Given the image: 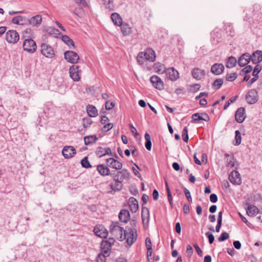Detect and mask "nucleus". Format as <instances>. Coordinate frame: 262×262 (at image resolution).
I'll use <instances>...</instances> for the list:
<instances>
[{
  "label": "nucleus",
  "instance_id": "f257e3e1",
  "mask_svg": "<svg viewBox=\"0 0 262 262\" xmlns=\"http://www.w3.org/2000/svg\"><path fill=\"white\" fill-rule=\"evenodd\" d=\"M111 176L114 182L110 184V187L113 190L116 191L122 189V182L124 180H129L130 174L127 169H123L117 171H112Z\"/></svg>",
  "mask_w": 262,
  "mask_h": 262
},
{
  "label": "nucleus",
  "instance_id": "f03ea898",
  "mask_svg": "<svg viewBox=\"0 0 262 262\" xmlns=\"http://www.w3.org/2000/svg\"><path fill=\"white\" fill-rule=\"evenodd\" d=\"M230 167H235V170L230 172V183L233 185H239L242 183V178L240 173L237 170L239 164L236 160H230Z\"/></svg>",
  "mask_w": 262,
  "mask_h": 262
},
{
  "label": "nucleus",
  "instance_id": "7ed1b4c3",
  "mask_svg": "<svg viewBox=\"0 0 262 262\" xmlns=\"http://www.w3.org/2000/svg\"><path fill=\"white\" fill-rule=\"evenodd\" d=\"M110 233L120 241H122L124 230L119 226L118 222H112L110 227Z\"/></svg>",
  "mask_w": 262,
  "mask_h": 262
},
{
  "label": "nucleus",
  "instance_id": "20e7f679",
  "mask_svg": "<svg viewBox=\"0 0 262 262\" xmlns=\"http://www.w3.org/2000/svg\"><path fill=\"white\" fill-rule=\"evenodd\" d=\"M137 237V233L136 229L129 228L124 231L122 241L126 239V243L130 246L136 241Z\"/></svg>",
  "mask_w": 262,
  "mask_h": 262
},
{
  "label": "nucleus",
  "instance_id": "39448f33",
  "mask_svg": "<svg viewBox=\"0 0 262 262\" xmlns=\"http://www.w3.org/2000/svg\"><path fill=\"white\" fill-rule=\"evenodd\" d=\"M23 49L27 52L33 53L36 49L37 46L35 41L31 38L25 39L23 42Z\"/></svg>",
  "mask_w": 262,
  "mask_h": 262
},
{
  "label": "nucleus",
  "instance_id": "423d86ee",
  "mask_svg": "<svg viewBox=\"0 0 262 262\" xmlns=\"http://www.w3.org/2000/svg\"><path fill=\"white\" fill-rule=\"evenodd\" d=\"M246 100L249 104H253L256 103L258 100V95L255 89L249 91L246 96Z\"/></svg>",
  "mask_w": 262,
  "mask_h": 262
},
{
  "label": "nucleus",
  "instance_id": "0eeeda50",
  "mask_svg": "<svg viewBox=\"0 0 262 262\" xmlns=\"http://www.w3.org/2000/svg\"><path fill=\"white\" fill-rule=\"evenodd\" d=\"M78 66L73 65L69 69V73L71 78L75 81H78L80 79V74L81 71Z\"/></svg>",
  "mask_w": 262,
  "mask_h": 262
},
{
  "label": "nucleus",
  "instance_id": "6e6552de",
  "mask_svg": "<svg viewBox=\"0 0 262 262\" xmlns=\"http://www.w3.org/2000/svg\"><path fill=\"white\" fill-rule=\"evenodd\" d=\"M41 54L47 58H52L54 55L53 49L46 43H42L40 46Z\"/></svg>",
  "mask_w": 262,
  "mask_h": 262
},
{
  "label": "nucleus",
  "instance_id": "1a4fd4ad",
  "mask_svg": "<svg viewBox=\"0 0 262 262\" xmlns=\"http://www.w3.org/2000/svg\"><path fill=\"white\" fill-rule=\"evenodd\" d=\"M64 58L70 63H77L79 59L77 53L73 51H67L64 53Z\"/></svg>",
  "mask_w": 262,
  "mask_h": 262
},
{
  "label": "nucleus",
  "instance_id": "9d476101",
  "mask_svg": "<svg viewBox=\"0 0 262 262\" xmlns=\"http://www.w3.org/2000/svg\"><path fill=\"white\" fill-rule=\"evenodd\" d=\"M6 39L9 43H15L19 40V34L15 30H9L6 34Z\"/></svg>",
  "mask_w": 262,
  "mask_h": 262
},
{
  "label": "nucleus",
  "instance_id": "9b49d317",
  "mask_svg": "<svg viewBox=\"0 0 262 262\" xmlns=\"http://www.w3.org/2000/svg\"><path fill=\"white\" fill-rule=\"evenodd\" d=\"M62 154L65 159H70L76 154V151L73 146H66L62 150Z\"/></svg>",
  "mask_w": 262,
  "mask_h": 262
},
{
  "label": "nucleus",
  "instance_id": "f8f14e48",
  "mask_svg": "<svg viewBox=\"0 0 262 262\" xmlns=\"http://www.w3.org/2000/svg\"><path fill=\"white\" fill-rule=\"evenodd\" d=\"M165 73L166 77L171 81H175L179 77V72L173 68L166 69Z\"/></svg>",
  "mask_w": 262,
  "mask_h": 262
},
{
  "label": "nucleus",
  "instance_id": "ddd939ff",
  "mask_svg": "<svg viewBox=\"0 0 262 262\" xmlns=\"http://www.w3.org/2000/svg\"><path fill=\"white\" fill-rule=\"evenodd\" d=\"M106 161L108 166L110 168L116 170H121L122 168V163L113 158H108Z\"/></svg>",
  "mask_w": 262,
  "mask_h": 262
},
{
  "label": "nucleus",
  "instance_id": "4468645a",
  "mask_svg": "<svg viewBox=\"0 0 262 262\" xmlns=\"http://www.w3.org/2000/svg\"><path fill=\"white\" fill-rule=\"evenodd\" d=\"M150 81L155 88L160 90L163 89V82L159 76L157 75L152 76L150 78Z\"/></svg>",
  "mask_w": 262,
  "mask_h": 262
},
{
  "label": "nucleus",
  "instance_id": "2eb2a0df",
  "mask_svg": "<svg viewBox=\"0 0 262 262\" xmlns=\"http://www.w3.org/2000/svg\"><path fill=\"white\" fill-rule=\"evenodd\" d=\"M26 20L31 26L38 27L41 24L42 17L40 15H36Z\"/></svg>",
  "mask_w": 262,
  "mask_h": 262
},
{
  "label": "nucleus",
  "instance_id": "dca6fc26",
  "mask_svg": "<svg viewBox=\"0 0 262 262\" xmlns=\"http://www.w3.org/2000/svg\"><path fill=\"white\" fill-rule=\"evenodd\" d=\"M246 115H245V109L243 107H241L238 108L235 114V120L239 123H242L245 119Z\"/></svg>",
  "mask_w": 262,
  "mask_h": 262
},
{
  "label": "nucleus",
  "instance_id": "f3484780",
  "mask_svg": "<svg viewBox=\"0 0 262 262\" xmlns=\"http://www.w3.org/2000/svg\"><path fill=\"white\" fill-rule=\"evenodd\" d=\"M250 56L252 63L257 64L262 61V51L256 50L250 55Z\"/></svg>",
  "mask_w": 262,
  "mask_h": 262
},
{
  "label": "nucleus",
  "instance_id": "a211bd4d",
  "mask_svg": "<svg viewBox=\"0 0 262 262\" xmlns=\"http://www.w3.org/2000/svg\"><path fill=\"white\" fill-rule=\"evenodd\" d=\"M251 60L250 54L246 53L241 55L238 60V64L239 66L243 67L247 65Z\"/></svg>",
  "mask_w": 262,
  "mask_h": 262
},
{
  "label": "nucleus",
  "instance_id": "6ab92c4d",
  "mask_svg": "<svg viewBox=\"0 0 262 262\" xmlns=\"http://www.w3.org/2000/svg\"><path fill=\"white\" fill-rule=\"evenodd\" d=\"M109 167L105 164H99L97 167V170L99 174L102 176H111V173Z\"/></svg>",
  "mask_w": 262,
  "mask_h": 262
},
{
  "label": "nucleus",
  "instance_id": "aec40b11",
  "mask_svg": "<svg viewBox=\"0 0 262 262\" xmlns=\"http://www.w3.org/2000/svg\"><path fill=\"white\" fill-rule=\"evenodd\" d=\"M96 154L98 157L101 158L106 155H112V151L109 147L103 148L99 146L96 149Z\"/></svg>",
  "mask_w": 262,
  "mask_h": 262
},
{
  "label": "nucleus",
  "instance_id": "412c9836",
  "mask_svg": "<svg viewBox=\"0 0 262 262\" xmlns=\"http://www.w3.org/2000/svg\"><path fill=\"white\" fill-rule=\"evenodd\" d=\"M224 66L222 63H214L211 68V72L215 75L221 74L224 70Z\"/></svg>",
  "mask_w": 262,
  "mask_h": 262
},
{
  "label": "nucleus",
  "instance_id": "4be33fe9",
  "mask_svg": "<svg viewBox=\"0 0 262 262\" xmlns=\"http://www.w3.org/2000/svg\"><path fill=\"white\" fill-rule=\"evenodd\" d=\"M94 231L96 235L103 238H106L108 233V232L103 227H101V228L95 227Z\"/></svg>",
  "mask_w": 262,
  "mask_h": 262
},
{
  "label": "nucleus",
  "instance_id": "5701e85b",
  "mask_svg": "<svg viewBox=\"0 0 262 262\" xmlns=\"http://www.w3.org/2000/svg\"><path fill=\"white\" fill-rule=\"evenodd\" d=\"M119 219L120 222L127 223L130 219V214L129 211L126 209H123L119 213Z\"/></svg>",
  "mask_w": 262,
  "mask_h": 262
},
{
  "label": "nucleus",
  "instance_id": "b1692460",
  "mask_svg": "<svg viewBox=\"0 0 262 262\" xmlns=\"http://www.w3.org/2000/svg\"><path fill=\"white\" fill-rule=\"evenodd\" d=\"M128 204L130 210L133 213H135L138 211L139 208L138 202L135 198L133 197L130 198L129 199Z\"/></svg>",
  "mask_w": 262,
  "mask_h": 262
},
{
  "label": "nucleus",
  "instance_id": "393cba45",
  "mask_svg": "<svg viewBox=\"0 0 262 262\" xmlns=\"http://www.w3.org/2000/svg\"><path fill=\"white\" fill-rule=\"evenodd\" d=\"M101 252L104 254L110 255L112 250V247L107 242L103 240L100 244Z\"/></svg>",
  "mask_w": 262,
  "mask_h": 262
},
{
  "label": "nucleus",
  "instance_id": "a878e982",
  "mask_svg": "<svg viewBox=\"0 0 262 262\" xmlns=\"http://www.w3.org/2000/svg\"><path fill=\"white\" fill-rule=\"evenodd\" d=\"M143 54H145V58L147 61H154L156 58V54L155 51L151 48H148L145 50V52H143Z\"/></svg>",
  "mask_w": 262,
  "mask_h": 262
},
{
  "label": "nucleus",
  "instance_id": "bb28decb",
  "mask_svg": "<svg viewBox=\"0 0 262 262\" xmlns=\"http://www.w3.org/2000/svg\"><path fill=\"white\" fill-rule=\"evenodd\" d=\"M111 18L115 25L119 26L122 25V19L118 13L116 12L112 13Z\"/></svg>",
  "mask_w": 262,
  "mask_h": 262
},
{
  "label": "nucleus",
  "instance_id": "cd10ccee",
  "mask_svg": "<svg viewBox=\"0 0 262 262\" xmlns=\"http://www.w3.org/2000/svg\"><path fill=\"white\" fill-rule=\"evenodd\" d=\"M259 210L257 207L252 205H249L246 210L247 214L249 216H253L258 213Z\"/></svg>",
  "mask_w": 262,
  "mask_h": 262
},
{
  "label": "nucleus",
  "instance_id": "c85d7f7f",
  "mask_svg": "<svg viewBox=\"0 0 262 262\" xmlns=\"http://www.w3.org/2000/svg\"><path fill=\"white\" fill-rule=\"evenodd\" d=\"M121 31L124 36L129 35L132 32V28L127 23H123L121 26Z\"/></svg>",
  "mask_w": 262,
  "mask_h": 262
},
{
  "label": "nucleus",
  "instance_id": "c756f323",
  "mask_svg": "<svg viewBox=\"0 0 262 262\" xmlns=\"http://www.w3.org/2000/svg\"><path fill=\"white\" fill-rule=\"evenodd\" d=\"M191 73L193 78L197 80H200L204 75V71L198 68H194Z\"/></svg>",
  "mask_w": 262,
  "mask_h": 262
},
{
  "label": "nucleus",
  "instance_id": "7c9ffc66",
  "mask_svg": "<svg viewBox=\"0 0 262 262\" xmlns=\"http://www.w3.org/2000/svg\"><path fill=\"white\" fill-rule=\"evenodd\" d=\"M141 217L143 223L144 224L145 220H147V223H148L149 220V213L148 209L145 207H142Z\"/></svg>",
  "mask_w": 262,
  "mask_h": 262
},
{
  "label": "nucleus",
  "instance_id": "2f4dec72",
  "mask_svg": "<svg viewBox=\"0 0 262 262\" xmlns=\"http://www.w3.org/2000/svg\"><path fill=\"white\" fill-rule=\"evenodd\" d=\"M98 140L96 135H90L84 138V144L86 145H91L95 143Z\"/></svg>",
  "mask_w": 262,
  "mask_h": 262
},
{
  "label": "nucleus",
  "instance_id": "473e14b6",
  "mask_svg": "<svg viewBox=\"0 0 262 262\" xmlns=\"http://www.w3.org/2000/svg\"><path fill=\"white\" fill-rule=\"evenodd\" d=\"M86 111L89 116L91 117H95L98 115V111L95 106L89 105L86 107Z\"/></svg>",
  "mask_w": 262,
  "mask_h": 262
},
{
  "label": "nucleus",
  "instance_id": "72a5a7b5",
  "mask_svg": "<svg viewBox=\"0 0 262 262\" xmlns=\"http://www.w3.org/2000/svg\"><path fill=\"white\" fill-rule=\"evenodd\" d=\"M62 40L67 44L69 48H72L73 49L75 48V43L73 40L71 39L67 35H62L61 37Z\"/></svg>",
  "mask_w": 262,
  "mask_h": 262
},
{
  "label": "nucleus",
  "instance_id": "f704fd0d",
  "mask_svg": "<svg viewBox=\"0 0 262 262\" xmlns=\"http://www.w3.org/2000/svg\"><path fill=\"white\" fill-rule=\"evenodd\" d=\"M26 18L23 16H17L14 17L12 19V23L16 25H24V21H25Z\"/></svg>",
  "mask_w": 262,
  "mask_h": 262
},
{
  "label": "nucleus",
  "instance_id": "c9c22d12",
  "mask_svg": "<svg viewBox=\"0 0 262 262\" xmlns=\"http://www.w3.org/2000/svg\"><path fill=\"white\" fill-rule=\"evenodd\" d=\"M154 69L157 73L162 74L165 72L166 70L164 66L160 62L156 63L154 66Z\"/></svg>",
  "mask_w": 262,
  "mask_h": 262
},
{
  "label": "nucleus",
  "instance_id": "e433bc0d",
  "mask_svg": "<svg viewBox=\"0 0 262 262\" xmlns=\"http://www.w3.org/2000/svg\"><path fill=\"white\" fill-rule=\"evenodd\" d=\"M165 184L166 191L167 193L168 200V202L169 203L171 208H173L172 196V195H171V192L170 190V188L168 186V182L166 180H165Z\"/></svg>",
  "mask_w": 262,
  "mask_h": 262
},
{
  "label": "nucleus",
  "instance_id": "4c0bfd02",
  "mask_svg": "<svg viewBox=\"0 0 262 262\" xmlns=\"http://www.w3.org/2000/svg\"><path fill=\"white\" fill-rule=\"evenodd\" d=\"M105 8L110 11L114 10V5L112 0H102Z\"/></svg>",
  "mask_w": 262,
  "mask_h": 262
},
{
  "label": "nucleus",
  "instance_id": "58836bf2",
  "mask_svg": "<svg viewBox=\"0 0 262 262\" xmlns=\"http://www.w3.org/2000/svg\"><path fill=\"white\" fill-rule=\"evenodd\" d=\"M235 140L233 141V144L235 145H238L242 141L241 134L238 130L235 131Z\"/></svg>",
  "mask_w": 262,
  "mask_h": 262
},
{
  "label": "nucleus",
  "instance_id": "ea45409f",
  "mask_svg": "<svg viewBox=\"0 0 262 262\" xmlns=\"http://www.w3.org/2000/svg\"><path fill=\"white\" fill-rule=\"evenodd\" d=\"M137 62L140 64H142L144 63L145 61H146L147 60L145 58V54H143V52H140L138 53L137 57Z\"/></svg>",
  "mask_w": 262,
  "mask_h": 262
},
{
  "label": "nucleus",
  "instance_id": "a19ab883",
  "mask_svg": "<svg viewBox=\"0 0 262 262\" xmlns=\"http://www.w3.org/2000/svg\"><path fill=\"white\" fill-rule=\"evenodd\" d=\"M81 164L82 167L89 168L92 167V165L88 160V157H85L83 159L81 160Z\"/></svg>",
  "mask_w": 262,
  "mask_h": 262
},
{
  "label": "nucleus",
  "instance_id": "79ce46f5",
  "mask_svg": "<svg viewBox=\"0 0 262 262\" xmlns=\"http://www.w3.org/2000/svg\"><path fill=\"white\" fill-rule=\"evenodd\" d=\"M262 67L259 64H256V66L254 67L253 71L252 72V75L258 78V74L261 71Z\"/></svg>",
  "mask_w": 262,
  "mask_h": 262
},
{
  "label": "nucleus",
  "instance_id": "37998d69",
  "mask_svg": "<svg viewBox=\"0 0 262 262\" xmlns=\"http://www.w3.org/2000/svg\"><path fill=\"white\" fill-rule=\"evenodd\" d=\"M108 256L106 254H104L101 252L96 257V262H105L106 257Z\"/></svg>",
  "mask_w": 262,
  "mask_h": 262
},
{
  "label": "nucleus",
  "instance_id": "c03bdc74",
  "mask_svg": "<svg viewBox=\"0 0 262 262\" xmlns=\"http://www.w3.org/2000/svg\"><path fill=\"white\" fill-rule=\"evenodd\" d=\"M93 123L92 120L89 117L84 118L82 120V124L83 127L86 128L90 126V125Z\"/></svg>",
  "mask_w": 262,
  "mask_h": 262
},
{
  "label": "nucleus",
  "instance_id": "a18cd8bd",
  "mask_svg": "<svg viewBox=\"0 0 262 262\" xmlns=\"http://www.w3.org/2000/svg\"><path fill=\"white\" fill-rule=\"evenodd\" d=\"M252 70V67L251 66H247L245 68L241 70L239 74L243 75L244 74H248Z\"/></svg>",
  "mask_w": 262,
  "mask_h": 262
},
{
  "label": "nucleus",
  "instance_id": "49530a36",
  "mask_svg": "<svg viewBox=\"0 0 262 262\" xmlns=\"http://www.w3.org/2000/svg\"><path fill=\"white\" fill-rule=\"evenodd\" d=\"M182 139L183 141L185 142H187L189 139L188 135V128L187 126H185L183 130L182 135Z\"/></svg>",
  "mask_w": 262,
  "mask_h": 262
},
{
  "label": "nucleus",
  "instance_id": "de8ad7c7",
  "mask_svg": "<svg viewBox=\"0 0 262 262\" xmlns=\"http://www.w3.org/2000/svg\"><path fill=\"white\" fill-rule=\"evenodd\" d=\"M192 119L193 122H196L200 120H203V116L201 114L196 113L192 115Z\"/></svg>",
  "mask_w": 262,
  "mask_h": 262
},
{
  "label": "nucleus",
  "instance_id": "09e8293b",
  "mask_svg": "<svg viewBox=\"0 0 262 262\" xmlns=\"http://www.w3.org/2000/svg\"><path fill=\"white\" fill-rule=\"evenodd\" d=\"M223 81L222 79H217L214 81L212 86L216 89H219L223 84Z\"/></svg>",
  "mask_w": 262,
  "mask_h": 262
},
{
  "label": "nucleus",
  "instance_id": "8fccbe9b",
  "mask_svg": "<svg viewBox=\"0 0 262 262\" xmlns=\"http://www.w3.org/2000/svg\"><path fill=\"white\" fill-rule=\"evenodd\" d=\"M46 31L50 34H57L58 30L54 28L48 27L46 29Z\"/></svg>",
  "mask_w": 262,
  "mask_h": 262
},
{
  "label": "nucleus",
  "instance_id": "3c124183",
  "mask_svg": "<svg viewBox=\"0 0 262 262\" xmlns=\"http://www.w3.org/2000/svg\"><path fill=\"white\" fill-rule=\"evenodd\" d=\"M229 238V234L227 232L222 233L218 238L220 242H223Z\"/></svg>",
  "mask_w": 262,
  "mask_h": 262
},
{
  "label": "nucleus",
  "instance_id": "603ef678",
  "mask_svg": "<svg viewBox=\"0 0 262 262\" xmlns=\"http://www.w3.org/2000/svg\"><path fill=\"white\" fill-rule=\"evenodd\" d=\"M129 127L132 133L134 135V137L137 138V137L139 136V134L137 132L136 128L132 124H129Z\"/></svg>",
  "mask_w": 262,
  "mask_h": 262
},
{
  "label": "nucleus",
  "instance_id": "864d4df0",
  "mask_svg": "<svg viewBox=\"0 0 262 262\" xmlns=\"http://www.w3.org/2000/svg\"><path fill=\"white\" fill-rule=\"evenodd\" d=\"M183 189L186 198L187 199L188 201L190 202H192V198L191 196L190 191L185 187H184Z\"/></svg>",
  "mask_w": 262,
  "mask_h": 262
},
{
  "label": "nucleus",
  "instance_id": "5fc2aeb1",
  "mask_svg": "<svg viewBox=\"0 0 262 262\" xmlns=\"http://www.w3.org/2000/svg\"><path fill=\"white\" fill-rule=\"evenodd\" d=\"M145 245L147 250H152L151 242L149 237H146Z\"/></svg>",
  "mask_w": 262,
  "mask_h": 262
},
{
  "label": "nucleus",
  "instance_id": "6e6d98bb",
  "mask_svg": "<svg viewBox=\"0 0 262 262\" xmlns=\"http://www.w3.org/2000/svg\"><path fill=\"white\" fill-rule=\"evenodd\" d=\"M152 250H147V256L148 260L149 262H154L155 261V259L152 255Z\"/></svg>",
  "mask_w": 262,
  "mask_h": 262
},
{
  "label": "nucleus",
  "instance_id": "4d7b16f0",
  "mask_svg": "<svg viewBox=\"0 0 262 262\" xmlns=\"http://www.w3.org/2000/svg\"><path fill=\"white\" fill-rule=\"evenodd\" d=\"M105 106L106 110H111L115 106V103L113 102L107 101L105 103Z\"/></svg>",
  "mask_w": 262,
  "mask_h": 262
},
{
  "label": "nucleus",
  "instance_id": "13d9d810",
  "mask_svg": "<svg viewBox=\"0 0 262 262\" xmlns=\"http://www.w3.org/2000/svg\"><path fill=\"white\" fill-rule=\"evenodd\" d=\"M113 123H107L102 128V130L104 132H107V131L110 130V129H111L113 128Z\"/></svg>",
  "mask_w": 262,
  "mask_h": 262
},
{
  "label": "nucleus",
  "instance_id": "bf43d9fd",
  "mask_svg": "<svg viewBox=\"0 0 262 262\" xmlns=\"http://www.w3.org/2000/svg\"><path fill=\"white\" fill-rule=\"evenodd\" d=\"M206 235L208 238V241H209V244H212L214 241V235L212 233H209V232L206 233Z\"/></svg>",
  "mask_w": 262,
  "mask_h": 262
},
{
  "label": "nucleus",
  "instance_id": "052dcab7",
  "mask_svg": "<svg viewBox=\"0 0 262 262\" xmlns=\"http://www.w3.org/2000/svg\"><path fill=\"white\" fill-rule=\"evenodd\" d=\"M75 2L79 5H81L84 7L89 6L88 4L85 2V0H75Z\"/></svg>",
  "mask_w": 262,
  "mask_h": 262
},
{
  "label": "nucleus",
  "instance_id": "680f3d73",
  "mask_svg": "<svg viewBox=\"0 0 262 262\" xmlns=\"http://www.w3.org/2000/svg\"><path fill=\"white\" fill-rule=\"evenodd\" d=\"M209 198L212 203H216L217 201V196L214 193L211 194Z\"/></svg>",
  "mask_w": 262,
  "mask_h": 262
},
{
  "label": "nucleus",
  "instance_id": "e2e57ef3",
  "mask_svg": "<svg viewBox=\"0 0 262 262\" xmlns=\"http://www.w3.org/2000/svg\"><path fill=\"white\" fill-rule=\"evenodd\" d=\"M237 61L235 57L230 56V68L234 67L236 64Z\"/></svg>",
  "mask_w": 262,
  "mask_h": 262
},
{
  "label": "nucleus",
  "instance_id": "0e129e2a",
  "mask_svg": "<svg viewBox=\"0 0 262 262\" xmlns=\"http://www.w3.org/2000/svg\"><path fill=\"white\" fill-rule=\"evenodd\" d=\"M193 247L196 250L198 255L201 256L202 255V251L199 246L196 244H193Z\"/></svg>",
  "mask_w": 262,
  "mask_h": 262
},
{
  "label": "nucleus",
  "instance_id": "69168bd1",
  "mask_svg": "<svg viewBox=\"0 0 262 262\" xmlns=\"http://www.w3.org/2000/svg\"><path fill=\"white\" fill-rule=\"evenodd\" d=\"M190 208L188 205L185 204L183 206V212L185 214L189 213Z\"/></svg>",
  "mask_w": 262,
  "mask_h": 262
},
{
  "label": "nucleus",
  "instance_id": "338daca9",
  "mask_svg": "<svg viewBox=\"0 0 262 262\" xmlns=\"http://www.w3.org/2000/svg\"><path fill=\"white\" fill-rule=\"evenodd\" d=\"M186 252L190 256H191L193 253L192 248L190 245H188L187 246Z\"/></svg>",
  "mask_w": 262,
  "mask_h": 262
},
{
  "label": "nucleus",
  "instance_id": "774afa93",
  "mask_svg": "<svg viewBox=\"0 0 262 262\" xmlns=\"http://www.w3.org/2000/svg\"><path fill=\"white\" fill-rule=\"evenodd\" d=\"M145 146L146 149L150 151L151 149V140H148V141H146Z\"/></svg>",
  "mask_w": 262,
  "mask_h": 262
}]
</instances>
